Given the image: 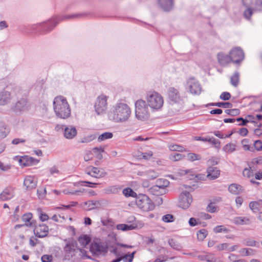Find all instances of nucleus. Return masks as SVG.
Returning <instances> with one entry per match:
<instances>
[{
  "mask_svg": "<svg viewBox=\"0 0 262 262\" xmlns=\"http://www.w3.org/2000/svg\"><path fill=\"white\" fill-rule=\"evenodd\" d=\"M131 113V109L127 104L118 103L111 108L108 113V117L115 123H125L129 120Z\"/></svg>",
  "mask_w": 262,
  "mask_h": 262,
  "instance_id": "1",
  "label": "nucleus"
},
{
  "mask_svg": "<svg viewBox=\"0 0 262 262\" xmlns=\"http://www.w3.org/2000/svg\"><path fill=\"white\" fill-rule=\"evenodd\" d=\"M54 112L58 118L66 119L71 114V108L67 99L63 96L56 97L53 102Z\"/></svg>",
  "mask_w": 262,
  "mask_h": 262,
  "instance_id": "2",
  "label": "nucleus"
},
{
  "mask_svg": "<svg viewBox=\"0 0 262 262\" xmlns=\"http://www.w3.org/2000/svg\"><path fill=\"white\" fill-rule=\"evenodd\" d=\"M135 105V117L139 121H145L150 118L149 106L145 101L139 99L136 101Z\"/></svg>",
  "mask_w": 262,
  "mask_h": 262,
  "instance_id": "3",
  "label": "nucleus"
},
{
  "mask_svg": "<svg viewBox=\"0 0 262 262\" xmlns=\"http://www.w3.org/2000/svg\"><path fill=\"white\" fill-rule=\"evenodd\" d=\"M146 102L147 105L152 110H160L164 104L163 97L155 91L149 92L146 96Z\"/></svg>",
  "mask_w": 262,
  "mask_h": 262,
  "instance_id": "4",
  "label": "nucleus"
},
{
  "mask_svg": "<svg viewBox=\"0 0 262 262\" xmlns=\"http://www.w3.org/2000/svg\"><path fill=\"white\" fill-rule=\"evenodd\" d=\"M168 102L172 105L181 107L184 103L183 97L181 95L179 90L175 88H169L167 92Z\"/></svg>",
  "mask_w": 262,
  "mask_h": 262,
  "instance_id": "5",
  "label": "nucleus"
},
{
  "mask_svg": "<svg viewBox=\"0 0 262 262\" xmlns=\"http://www.w3.org/2000/svg\"><path fill=\"white\" fill-rule=\"evenodd\" d=\"M243 5L247 8L244 12V16L249 19L252 11H262V0H242Z\"/></svg>",
  "mask_w": 262,
  "mask_h": 262,
  "instance_id": "6",
  "label": "nucleus"
},
{
  "mask_svg": "<svg viewBox=\"0 0 262 262\" xmlns=\"http://www.w3.org/2000/svg\"><path fill=\"white\" fill-rule=\"evenodd\" d=\"M137 207L145 212H148L154 209L155 206L152 201L145 194H139L136 200Z\"/></svg>",
  "mask_w": 262,
  "mask_h": 262,
  "instance_id": "7",
  "label": "nucleus"
},
{
  "mask_svg": "<svg viewBox=\"0 0 262 262\" xmlns=\"http://www.w3.org/2000/svg\"><path fill=\"white\" fill-rule=\"evenodd\" d=\"M108 248V247L105 242L97 241L92 243L90 251L96 256H103L107 252Z\"/></svg>",
  "mask_w": 262,
  "mask_h": 262,
  "instance_id": "8",
  "label": "nucleus"
},
{
  "mask_svg": "<svg viewBox=\"0 0 262 262\" xmlns=\"http://www.w3.org/2000/svg\"><path fill=\"white\" fill-rule=\"evenodd\" d=\"M64 251L66 253V256L69 259L75 256L76 253H79V255L82 257L86 256V251L81 248L77 247L75 242H70L67 244L64 247Z\"/></svg>",
  "mask_w": 262,
  "mask_h": 262,
  "instance_id": "9",
  "label": "nucleus"
},
{
  "mask_svg": "<svg viewBox=\"0 0 262 262\" xmlns=\"http://www.w3.org/2000/svg\"><path fill=\"white\" fill-rule=\"evenodd\" d=\"M107 97L104 95H100L96 100L94 105L95 111L97 115L103 114L107 108Z\"/></svg>",
  "mask_w": 262,
  "mask_h": 262,
  "instance_id": "10",
  "label": "nucleus"
},
{
  "mask_svg": "<svg viewBox=\"0 0 262 262\" xmlns=\"http://www.w3.org/2000/svg\"><path fill=\"white\" fill-rule=\"evenodd\" d=\"M187 86L189 92L193 95H199L202 91V87L196 79L191 78L187 81Z\"/></svg>",
  "mask_w": 262,
  "mask_h": 262,
  "instance_id": "11",
  "label": "nucleus"
},
{
  "mask_svg": "<svg viewBox=\"0 0 262 262\" xmlns=\"http://www.w3.org/2000/svg\"><path fill=\"white\" fill-rule=\"evenodd\" d=\"M192 201L191 194L186 190H184L180 194L179 206L184 209H186L189 208Z\"/></svg>",
  "mask_w": 262,
  "mask_h": 262,
  "instance_id": "12",
  "label": "nucleus"
},
{
  "mask_svg": "<svg viewBox=\"0 0 262 262\" xmlns=\"http://www.w3.org/2000/svg\"><path fill=\"white\" fill-rule=\"evenodd\" d=\"M231 61L234 63H238L244 58V53L243 50L238 47L234 48L229 53Z\"/></svg>",
  "mask_w": 262,
  "mask_h": 262,
  "instance_id": "13",
  "label": "nucleus"
},
{
  "mask_svg": "<svg viewBox=\"0 0 262 262\" xmlns=\"http://www.w3.org/2000/svg\"><path fill=\"white\" fill-rule=\"evenodd\" d=\"M86 173L87 174L95 178H102L106 175V172L101 170L98 168L92 166L86 169Z\"/></svg>",
  "mask_w": 262,
  "mask_h": 262,
  "instance_id": "14",
  "label": "nucleus"
},
{
  "mask_svg": "<svg viewBox=\"0 0 262 262\" xmlns=\"http://www.w3.org/2000/svg\"><path fill=\"white\" fill-rule=\"evenodd\" d=\"M143 226V224L142 223H135L132 224H120L116 226V228L119 230L127 231L135 229L137 228H141Z\"/></svg>",
  "mask_w": 262,
  "mask_h": 262,
  "instance_id": "15",
  "label": "nucleus"
},
{
  "mask_svg": "<svg viewBox=\"0 0 262 262\" xmlns=\"http://www.w3.org/2000/svg\"><path fill=\"white\" fill-rule=\"evenodd\" d=\"M187 175V178L189 179H193L194 175L192 173V171L190 170L178 169L170 177L173 179H177L184 176Z\"/></svg>",
  "mask_w": 262,
  "mask_h": 262,
  "instance_id": "16",
  "label": "nucleus"
},
{
  "mask_svg": "<svg viewBox=\"0 0 262 262\" xmlns=\"http://www.w3.org/2000/svg\"><path fill=\"white\" fill-rule=\"evenodd\" d=\"M48 230V227L45 224H42L35 227L34 233L38 237H43L47 235Z\"/></svg>",
  "mask_w": 262,
  "mask_h": 262,
  "instance_id": "17",
  "label": "nucleus"
},
{
  "mask_svg": "<svg viewBox=\"0 0 262 262\" xmlns=\"http://www.w3.org/2000/svg\"><path fill=\"white\" fill-rule=\"evenodd\" d=\"M14 196V189L11 187H7L0 193V200L3 201H7L12 199Z\"/></svg>",
  "mask_w": 262,
  "mask_h": 262,
  "instance_id": "18",
  "label": "nucleus"
},
{
  "mask_svg": "<svg viewBox=\"0 0 262 262\" xmlns=\"http://www.w3.org/2000/svg\"><path fill=\"white\" fill-rule=\"evenodd\" d=\"M100 205V203L98 201H88L80 203V207L86 211H90L95 209Z\"/></svg>",
  "mask_w": 262,
  "mask_h": 262,
  "instance_id": "19",
  "label": "nucleus"
},
{
  "mask_svg": "<svg viewBox=\"0 0 262 262\" xmlns=\"http://www.w3.org/2000/svg\"><path fill=\"white\" fill-rule=\"evenodd\" d=\"M24 184L27 189L35 188L37 185V179L34 176H27L24 180Z\"/></svg>",
  "mask_w": 262,
  "mask_h": 262,
  "instance_id": "20",
  "label": "nucleus"
},
{
  "mask_svg": "<svg viewBox=\"0 0 262 262\" xmlns=\"http://www.w3.org/2000/svg\"><path fill=\"white\" fill-rule=\"evenodd\" d=\"M38 161L31 157H22L18 159L19 164L21 166H29L37 163Z\"/></svg>",
  "mask_w": 262,
  "mask_h": 262,
  "instance_id": "21",
  "label": "nucleus"
},
{
  "mask_svg": "<svg viewBox=\"0 0 262 262\" xmlns=\"http://www.w3.org/2000/svg\"><path fill=\"white\" fill-rule=\"evenodd\" d=\"M77 130L75 127L69 126L64 128V137L68 139H73L77 135Z\"/></svg>",
  "mask_w": 262,
  "mask_h": 262,
  "instance_id": "22",
  "label": "nucleus"
},
{
  "mask_svg": "<svg viewBox=\"0 0 262 262\" xmlns=\"http://www.w3.org/2000/svg\"><path fill=\"white\" fill-rule=\"evenodd\" d=\"M233 222L237 225H247L250 224L251 221L248 217L237 216L233 219Z\"/></svg>",
  "mask_w": 262,
  "mask_h": 262,
  "instance_id": "23",
  "label": "nucleus"
},
{
  "mask_svg": "<svg viewBox=\"0 0 262 262\" xmlns=\"http://www.w3.org/2000/svg\"><path fill=\"white\" fill-rule=\"evenodd\" d=\"M217 57L219 63L222 66H225L232 61L230 55L228 56L223 53H219Z\"/></svg>",
  "mask_w": 262,
  "mask_h": 262,
  "instance_id": "24",
  "label": "nucleus"
},
{
  "mask_svg": "<svg viewBox=\"0 0 262 262\" xmlns=\"http://www.w3.org/2000/svg\"><path fill=\"white\" fill-rule=\"evenodd\" d=\"M220 174V171L216 167H209L208 168L207 177L209 179H215L219 177Z\"/></svg>",
  "mask_w": 262,
  "mask_h": 262,
  "instance_id": "25",
  "label": "nucleus"
},
{
  "mask_svg": "<svg viewBox=\"0 0 262 262\" xmlns=\"http://www.w3.org/2000/svg\"><path fill=\"white\" fill-rule=\"evenodd\" d=\"M21 220L25 223L24 225L27 227H32L34 226L35 221L32 219V214L28 213L24 214L21 217Z\"/></svg>",
  "mask_w": 262,
  "mask_h": 262,
  "instance_id": "26",
  "label": "nucleus"
},
{
  "mask_svg": "<svg viewBox=\"0 0 262 262\" xmlns=\"http://www.w3.org/2000/svg\"><path fill=\"white\" fill-rule=\"evenodd\" d=\"M228 189L230 192L233 194H238L244 191L243 187L237 184H232L230 185Z\"/></svg>",
  "mask_w": 262,
  "mask_h": 262,
  "instance_id": "27",
  "label": "nucleus"
},
{
  "mask_svg": "<svg viewBox=\"0 0 262 262\" xmlns=\"http://www.w3.org/2000/svg\"><path fill=\"white\" fill-rule=\"evenodd\" d=\"M159 3L164 11H169L173 7V0H159Z\"/></svg>",
  "mask_w": 262,
  "mask_h": 262,
  "instance_id": "28",
  "label": "nucleus"
},
{
  "mask_svg": "<svg viewBox=\"0 0 262 262\" xmlns=\"http://www.w3.org/2000/svg\"><path fill=\"white\" fill-rule=\"evenodd\" d=\"M11 98V94L8 91H2L0 92V105H5Z\"/></svg>",
  "mask_w": 262,
  "mask_h": 262,
  "instance_id": "29",
  "label": "nucleus"
},
{
  "mask_svg": "<svg viewBox=\"0 0 262 262\" xmlns=\"http://www.w3.org/2000/svg\"><path fill=\"white\" fill-rule=\"evenodd\" d=\"M261 206V200H259L258 201H252L249 203V207L250 209L254 212H256L259 211Z\"/></svg>",
  "mask_w": 262,
  "mask_h": 262,
  "instance_id": "30",
  "label": "nucleus"
},
{
  "mask_svg": "<svg viewBox=\"0 0 262 262\" xmlns=\"http://www.w3.org/2000/svg\"><path fill=\"white\" fill-rule=\"evenodd\" d=\"M15 109L18 111H24L27 109L28 102L25 99L18 101L15 104Z\"/></svg>",
  "mask_w": 262,
  "mask_h": 262,
  "instance_id": "31",
  "label": "nucleus"
},
{
  "mask_svg": "<svg viewBox=\"0 0 262 262\" xmlns=\"http://www.w3.org/2000/svg\"><path fill=\"white\" fill-rule=\"evenodd\" d=\"M236 144L233 143H228L223 147V150L227 154H231L236 150Z\"/></svg>",
  "mask_w": 262,
  "mask_h": 262,
  "instance_id": "32",
  "label": "nucleus"
},
{
  "mask_svg": "<svg viewBox=\"0 0 262 262\" xmlns=\"http://www.w3.org/2000/svg\"><path fill=\"white\" fill-rule=\"evenodd\" d=\"M108 247L110 248V251L111 253L114 254L117 256L120 255L121 252L119 248V243H114L112 245H110Z\"/></svg>",
  "mask_w": 262,
  "mask_h": 262,
  "instance_id": "33",
  "label": "nucleus"
},
{
  "mask_svg": "<svg viewBox=\"0 0 262 262\" xmlns=\"http://www.w3.org/2000/svg\"><path fill=\"white\" fill-rule=\"evenodd\" d=\"M78 241L82 248H84L90 243V238L86 235H83L78 238Z\"/></svg>",
  "mask_w": 262,
  "mask_h": 262,
  "instance_id": "34",
  "label": "nucleus"
},
{
  "mask_svg": "<svg viewBox=\"0 0 262 262\" xmlns=\"http://www.w3.org/2000/svg\"><path fill=\"white\" fill-rule=\"evenodd\" d=\"M213 231L216 234L221 233H228L230 230L224 225H219L213 229Z\"/></svg>",
  "mask_w": 262,
  "mask_h": 262,
  "instance_id": "35",
  "label": "nucleus"
},
{
  "mask_svg": "<svg viewBox=\"0 0 262 262\" xmlns=\"http://www.w3.org/2000/svg\"><path fill=\"white\" fill-rule=\"evenodd\" d=\"M239 252L242 254L243 256H252L255 254L256 251L251 248H242Z\"/></svg>",
  "mask_w": 262,
  "mask_h": 262,
  "instance_id": "36",
  "label": "nucleus"
},
{
  "mask_svg": "<svg viewBox=\"0 0 262 262\" xmlns=\"http://www.w3.org/2000/svg\"><path fill=\"white\" fill-rule=\"evenodd\" d=\"M157 185L160 187L162 191H165V188L169 185L168 180L164 179H159L157 181Z\"/></svg>",
  "mask_w": 262,
  "mask_h": 262,
  "instance_id": "37",
  "label": "nucleus"
},
{
  "mask_svg": "<svg viewBox=\"0 0 262 262\" xmlns=\"http://www.w3.org/2000/svg\"><path fill=\"white\" fill-rule=\"evenodd\" d=\"M149 191L153 195H159L164 193V191H162L160 187H159L157 184L149 189Z\"/></svg>",
  "mask_w": 262,
  "mask_h": 262,
  "instance_id": "38",
  "label": "nucleus"
},
{
  "mask_svg": "<svg viewBox=\"0 0 262 262\" xmlns=\"http://www.w3.org/2000/svg\"><path fill=\"white\" fill-rule=\"evenodd\" d=\"M92 151L97 159H101L102 158V153L104 151V150L101 147H95L92 149Z\"/></svg>",
  "mask_w": 262,
  "mask_h": 262,
  "instance_id": "39",
  "label": "nucleus"
},
{
  "mask_svg": "<svg viewBox=\"0 0 262 262\" xmlns=\"http://www.w3.org/2000/svg\"><path fill=\"white\" fill-rule=\"evenodd\" d=\"M96 138L95 135L92 134L85 136L80 139V142L81 143H88Z\"/></svg>",
  "mask_w": 262,
  "mask_h": 262,
  "instance_id": "40",
  "label": "nucleus"
},
{
  "mask_svg": "<svg viewBox=\"0 0 262 262\" xmlns=\"http://www.w3.org/2000/svg\"><path fill=\"white\" fill-rule=\"evenodd\" d=\"M241 144L243 146L244 150L246 151H254L253 148L249 144V141L248 139H244L242 140Z\"/></svg>",
  "mask_w": 262,
  "mask_h": 262,
  "instance_id": "41",
  "label": "nucleus"
},
{
  "mask_svg": "<svg viewBox=\"0 0 262 262\" xmlns=\"http://www.w3.org/2000/svg\"><path fill=\"white\" fill-rule=\"evenodd\" d=\"M113 136L112 133L105 132L99 136L98 138V141L99 142L103 141L106 139H111Z\"/></svg>",
  "mask_w": 262,
  "mask_h": 262,
  "instance_id": "42",
  "label": "nucleus"
},
{
  "mask_svg": "<svg viewBox=\"0 0 262 262\" xmlns=\"http://www.w3.org/2000/svg\"><path fill=\"white\" fill-rule=\"evenodd\" d=\"M122 193L126 197H137V193L130 188H126L123 190Z\"/></svg>",
  "mask_w": 262,
  "mask_h": 262,
  "instance_id": "43",
  "label": "nucleus"
},
{
  "mask_svg": "<svg viewBox=\"0 0 262 262\" xmlns=\"http://www.w3.org/2000/svg\"><path fill=\"white\" fill-rule=\"evenodd\" d=\"M9 133L8 129L3 123H0V138H4Z\"/></svg>",
  "mask_w": 262,
  "mask_h": 262,
  "instance_id": "44",
  "label": "nucleus"
},
{
  "mask_svg": "<svg viewBox=\"0 0 262 262\" xmlns=\"http://www.w3.org/2000/svg\"><path fill=\"white\" fill-rule=\"evenodd\" d=\"M185 156L179 153H174L169 155V159L172 161H178L183 159Z\"/></svg>",
  "mask_w": 262,
  "mask_h": 262,
  "instance_id": "45",
  "label": "nucleus"
},
{
  "mask_svg": "<svg viewBox=\"0 0 262 262\" xmlns=\"http://www.w3.org/2000/svg\"><path fill=\"white\" fill-rule=\"evenodd\" d=\"M208 234L207 231L206 229H202L199 230L197 233V238L198 240L203 241Z\"/></svg>",
  "mask_w": 262,
  "mask_h": 262,
  "instance_id": "46",
  "label": "nucleus"
},
{
  "mask_svg": "<svg viewBox=\"0 0 262 262\" xmlns=\"http://www.w3.org/2000/svg\"><path fill=\"white\" fill-rule=\"evenodd\" d=\"M239 81V74L235 73L230 78V82L232 85L236 86L238 83Z\"/></svg>",
  "mask_w": 262,
  "mask_h": 262,
  "instance_id": "47",
  "label": "nucleus"
},
{
  "mask_svg": "<svg viewBox=\"0 0 262 262\" xmlns=\"http://www.w3.org/2000/svg\"><path fill=\"white\" fill-rule=\"evenodd\" d=\"M187 159L188 161L193 162L200 160L201 157L200 155L194 153H189L187 155Z\"/></svg>",
  "mask_w": 262,
  "mask_h": 262,
  "instance_id": "48",
  "label": "nucleus"
},
{
  "mask_svg": "<svg viewBox=\"0 0 262 262\" xmlns=\"http://www.w3.org/2000/svg\"><path fill=\"white\" fill-rule=\"evenodd\" d=\"M211 105L223 108H231L232 106V104L229 102H218L212 103Z\"/></svg>",
  "mask_w": 262,
  "mask_h": 262,
  "instance_id": "49",
  "label": "nucleus"
},
{
  "mask_svg": "<svg viewBox=\"0 0 262 262\" xmlns=\"http://www.w3.org/2000/svg\"><path fill=\"white\" fill-rule=\"evenodd\" d=\"M147 177L150 179L157 178L158 176V173L152 170H149L146 172Z\"/></svg>",
  "mask_w": 262,
  "mask_h": 262,
  "instance_id": "50",
  "label": "nucleus"
},
{
  "mask_svg": "<svg viewBox=\"0 0 262 262\" xmlns=\"http://www.w3.org/2000/svg\"><path fill=\"white\" fill-rule=\"evenodd\" d=\"M205 260L207 262H220L217 258L215 257L213 254H209L205 255Z\"/></svg>",
  "mask_w": 262,
  "mask_h": 262,
  "instance_id": "51",
  "label": "nucleus"
},
{
  "mask_svg": "<svg viewBox=\"0 0 262 262\" xmlns=\"http://www.w3.org/2000/svg\"><path fill=\"white\" fill-rule=\"evenodd\" d=\"M207 142L211 143L212 144L214 145L215 147L216 148H220V144L221 142L219 140L215 139L214 138H208V141Z\"/></svg>",
  "mask_w": 262,
  "mask_h": 262,
  "instance_id": "52",
  "label": "nucleus"
},
{
  "mask_svg": "<svg viewBox=\"0 0 262 262\" xmlns=\"http://www.w3.org/2000/svg\"><path fill=\"white\" fill-rule=\"evenodd\" d=\"M135 253L136 251H134L130 254H125L123 256L124 262H132Z\"/></svg>",
  "mask_w": 262,
  "mask_h": 262,
  "instance_id": "53",
  "label": "nucleus"
},
{
  "mask_svg": "<svg viewBox=\"0 0 262 262\" xmlns=\"http://www.w3.org/2000/svg\"><path fill=\"white\" fill-rule=\"evenodd\" d=\"M233 134V132H231L230 134H229V135H225L222 132L219 130L214 131L213 132V134L216 136L217 137L220 138V139H225L227 138L230 137L232 134Z\"/></svg>",
  "mask_w": 262,
  "mask_h": 262,
  "instance_id": "54",
  "label": "nucleus"
},
{
  "mask_svg": "<svg viewBox=\"0 0 262 262\" xmlns=\"http://www.w3.org/2000/svg\"><path fill=\"white\" fill-rule=\"evenodd\" d=\"M243 174L244 177L250 178L253 176V171L251 168H246L243 170Z\"/></svg>",
  "mask_w": 262,
  "mask_h": 262,
  "instance_id": "55",
  "label": "nucleus"
},
{
  "mask_svg": "<svg viewBox=\"0 0 262 262\" xmlns=\"http://www.w3.org/2000/svg\"><path fill=\"white\" fill-rule=\"evenodd\" d=\"M169 148L171 151H183L184 150V147L176 144L170 145Z\"/></svg>",
  "mask_w": 262,
  "mask_h": 262,
  "instance_id": "56",
  "label": "nucleus"
},
{
  "mask_svg": "<svg viewBox=\"0 0 262 262\" xmlns=\"http://www.w3.org/2000/svg\"><path fill=\"white\" fill-rule=\"evenodd\" d=\"M228 246L229 245L227 243H222L216 246L215 249H216V250L219 251H221L225 250L228 251Z\"/></svg>",
  "mask_w": 262,
  "mask_h": 262,
  "instance_id": "57",
  "label": "nucleus"
},
{
  "mask_svg": "<svg viewBox=\"0 0 262 262\" xmlns=\"http://www.w3.org/2000/svg\"><path fill=\"white\" fill-rule=\"evenodd\" d=\"M245 245L247 246L255 247L257 244V242L252 239H246L245 240Z\"/></svg>",
  "mask_w": 262,
  "mask_h": 262,
  "instance_id": "58",
  "label": "nucleus"
},
{
  "mask_svg": "<svg viewBox=\"0 0 262 262\" xmlns=\"http://www.w3.org/2000/svg\"><path fill=\"white\" fill-rule=\"evenodd\" d=\"M83 191L81 190H75L74 191H71L69 190H64L63 191V193L66 194H71V195H79L81 193H82Z\"/></svg>",
  "mask_w": 262,
  "mask_h": 262,
  "instance_id": "59",
  "label": "nucleus"
},
{
  "mask_svg": "<svg viewBox=\"0 0 262 262\" xmlns=\"http://www.w3.org/2000/svg\"><path fill=\"white\" fill-rule=\"evenodd\" d=\"M37 195L39 199H43L46 194V188H43L42 189H38L37 191Z\"/></svg>",
  "mask_w": 262,
  "mask_h": 262,
  "instance_id": "60",
  "label": "nucleus"
},
{
  "mask_svg": "<svg viewBox=\"0 0 262 262\" xmlns=\"http://www.w3.org/2000/svg\"><path fill=\"white\" fill-rule=\"evenodd\" d=\"M254 148L257 151H261L262 150V141L261 140H256L255 141L254 143Z\"/></svg>",
  "mask_w": 262,
  "mask_h": 262,
  "instance_id": "61",
  "label": "nucleus"
},
{
  "mask_svg": "<svg viewBox=\"0 0 262 262\" xmlns=\"http://www.w3.org/2000/svg\"><path fill=\"white\" fill-rule=\"evenodd\" d=\"M173 217L171 214H166V215H164L162 217L163 221H164V222H166V223H169V222H173Z\"/></svg>",
  "mask_w": 262,
  "mask_h": 262,
  "instance_id": "62",
  "label": "nucleus"
},
{
  "mask_svg": "<svg viewBox=\"0 0 262 262\" xmlns=\"http://www.w3.org/2000/svg\"><path fill=\"white\" fill-rule=\"evenodd\" d=\"M168 243L170 246L174 249L178 250L180 248L179 245L172 239H170Z\"/></svg>",
  "mask_w": 262,
  "mask_h": 262,
  "instance_id": "63",
  "label": "nucleus"
},
{
  "mask_svg": "<svg viewBox=\"0 0 262 262\" xmlns=\"http://www.w3.org/2000/svg\"><path fill=\"white\" fill-rule=\"evenodd\" d=\"M231 97V95L228 92H223L220 95V99L223 100H228Z\"/></svg>",
  "mask_w": 262,
  "mask_h": 262,
  "instance_id": "64",
  "label": "nucleus"
}]
</instances>
